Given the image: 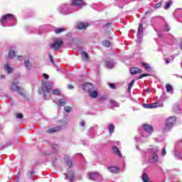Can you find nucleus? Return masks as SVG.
<instances>
[{
	"label": "nucleus",
	"instance_id": "cd10ccee",
	"mask_svg": "<svg viewBox=\"0 0 182 182\" xmlns=\"http://www.w3.org/2000/svg\"><path fill=\"white\" fill-rule=\"evenodd\" d=\"M105 65H106L107 68H113V63H112V61L106 60Z\"/></svg>",
	"mask_w": 182,
	"mask_h": 182
},
{
	"label": "nucleus",
	"instance_id": "aec40b11",
	"mask_svg": "<svg viewBox=\"0 0 182 182\" xmlns=\"http://www.w3.org/2000/svg\"><path fill=\"white\" fill-rule=\"evenodd\" d=\"M171 5H173V1L169 0L165 3V6H164V9H170V6H171Z\"/></svg>",
	"mask_w": 182,
	"mask_h": 182
},
{
	"label": "nucleus",
	"instance_id": "09e8293b",
	"mask_svg": "<svg viewBox=\"0 0 182 182\" xmlns=\"http://www.w3.org/2000/svg\"><path fill=\"white\" fill-rule=\"evenodd\" d=\"M80 126H82V127H85V122L81 121V122H80Z\"/></svg>",
	"mask_w": 182,
	"mask_h": 182
},
{
	"label": "nucleus",
	"instance_id": "c756f323",
	"mask_svg": "<svg viewBox=\"0 0 182 182\" xmlns=\"http://www.w3.org/2000/svg\"><path fill=\"white\" fill-rule=\"evenodd\" d=\"M102 45L104 46H106V48H109V46H110V41H104L102 42Z\"/></svg>",
	"mask_w": 182,
	"mask_h": 182
},
{
	"label": "nucleus",
	"instance_id": "4be33fe9",
	"mask_svg": "<svg viewBox=\"0 0 182 182\" xmlns=\"http://www.w3.org/2000/svg\"><path fill=\"white\" fill-rule=\"evenodd\" d=\"M159 161V155L154 154L151 158V163H157Z\"/></svg>",
	"mask_w": 182,
	"mask_h": 182
},
{
	"label": "nucleus",
	"instance_id": "393cba45",
	"mask_svg": "<svg viewBox=\"0 0 182 182\" xmlns=\"http://www.w3.org/2000/svg\"><path fill=\"white\" fill-rule=\"evenodd\" d=\"M139 31H138V35H141L143 33V23H140L139 26Z\"/></svg>",
	"mask_w": 182,
	"mask_h": 182
},
{
	"label": "nucleus",
	"instance_id": "ddd939ff",
	"mask_svg": "<svg viewBox=\"0 0 182 182\" xmlns=\"http://www.w3.org/2000/svg\"><path fill=\"white\" fill-rule=\"evenodd\" d=\"M71 5L82 8L83 6V0H72Z\"/></svg>",
	"mask_w": 182,
	"mask_h": 182
},
{
	"label": "nucleus",
	"instance_id": "f8f14e48",
	"mask_svg": "<svg viewBox=\"0 0 182 182\" xmlns=\"http://www.w3.org/2000/svg\"><path fill=\"white\" fill-rule=\"evenodd\" d=\"M141 69L139 68L138 67H132L130 69V73L131 75H138L140 73H142Z\"/></svg>",
	"mask_w": 182,
	"mask_h": 182
},
{
	"label": "nucleus",
	"instance_id": "603ef678",
	"mask_svg": "<svg viewBox=\"0 0 182 182\" xmlns=\"http://www.w3.org/2000/svg\"><path fill=\"white\" fill-rule=\"evenodd\" d=\"M1 79H5V76L1 75Z\"/></svg>",
	"mask_w": 182,
	"mask_h": 182
},
{
	"label": "nucleus",
	"instance_id": "7c9ffc66",
	"mask_svg": "<svg viewBox=\"0 0 182 182\" xmlns=\"http://www.w3.org/2000/svg\"><path fill=\"white\" fill-rule=\"evenodd\" d=\"M141 65H142V66H144V68L146 70H149L150 69V66L147 63H141Z\"/></svg>",
	"mask_w": 182,
	"mask_h": 182
},
{
	"label": "nucleus",
	"instance_id": "c9c22d12",
	"mask_svg": "<svg viewBox=\"0 0 182 182\" xmlns=\"http://www.w3.org/2000/svg\"><path fill=\"white\" fill-rule=\"evenodd\" d=\"M108 86H109L111 89H114V90L117 89V87H116V84L114 83H109Z\"/></svg>",
	"mask_w": 182,
	"mask_h": 182
},
{
	"label": "nucleus",
	"instance_id": "4468645a",
	"mask_svg": "<svg viewBox=\"0 0 182 182\" xmlns=\"http://www.w3.org/2000/svg\"><path fill=\"white\" fill-rule=\"evenodd\" d=\"M65 178L70 180V181H75V172L73 171H70L69 174L65 173Z\"/></svg>",
	"mask_w": 182,
	"mask_h": 182
},
{
	"label": "nucleus",
	"instance_id": "f03ea898",
	"mask_svg": "<svg viewBox=\"0 0 182 182\" xmlns=\"http://www.w3.org/2000/svg\"><path fill=\"white\" fill-rule=\"evenodd\" d=\"M19 82L18 81H12L11 85L10 86L11 92H16L20 96H25V93L23 92V87L18 85Z\"/></svg>",
	"mask_w": 182,
	"mask_h": 182
},
{
	"label": "nucleus",
	"instance_id": "e433bc0d",
	"mask_svg": "<svg viewBox=\"0 0 182 182\" xmlns=\"http://www.w3.org/2000/svg\"><path fill=\"white\" fill-rule=\"evenodd\" d=\"M53 95H55V96H59L60 95L59 90H53Z\"/></svg>",
	"mask_w": 182,
	"mask_h": 182
},
{
	"label": "nucleus",
	"instance_id": "58836bf2",
	"mask_svg": "<svg viewBox=\"0 0 182 182\" xmlns=\"http://www.w3.org/2000/svg\"><path fill=\"white\" fill-rule=\"evenodd\" d=\"M146 76H150V75L146 73L141 74L139 76V79H143V77H146Z\"/></svg>",
	"mask_w": 182,
	"mask_h": 182
},
{
	"label": "nucleus",
	"instance_id": "dca6fc26",
	"mask_svg": "<svg viewBox=\"0 0 182 182\" xmlns=\"http://www.w3.org/2000/svg\"><path fill=\"white\" fill-rule=\"evenodd\" d=\"M4 67L5 70H6V72L9 75H11V73H12L14 72V68H11L9 66V64H5Z\"/></svg>",
	"mask_w": 182,
	"mask_h": 182
},
{
	"label": "nucleus",
	"instance_id": "a211bd4d",
	"mask_svg": "<svg viewBox=\"0 0 182 182\" xmlns=\"http://www.w3.org/2000/svg\"><path fill=\"white\" fill-rule=\"evenodd\" d=\"M108 170L110 171V173H114L115 174L119 173V168L117 167L109 166Z\"/></svg>",
	"mask_w": 182,
	"mask_h": 182
},
{
	"label": "nucleus",
	"instance_id": "3c124183",
	"mask_svg": "<svg viewBox=\"0 0 182 182\" xmlns=\"http://www.w3.org/2000/svg\"><path fill=\"white\" fill-rule=\"evenodd\" d=\"M109 25H110V23H107L105 25V26H109Z\"/></svg>",
	"mask_w": 182,
	"mask_h": 182
},
{
	"label": "nucleus",
	"instance_id": "37998d69",
	"mask_svg": "<svg viewBox=\"0 0 182 182\" xmlns=\"http://www.w3.org/2000/svg\"><path fill=\"white\" fill-rule=\"evenodd\" d=\"M166 154H167V151H166V149H163L161 152V156H166Z\"/></svg>",
	"mask_w": 182,
	"mask_h": 182
},
{
	"label": "nucleus",
	"instance_id": "a18cd8bd",
	"mask_svg": "<svg viewBox=\"0 0 182 182\" xmlns=\"http://www.w3.org/2000/svg\"><path fill=\"white\" fill-rule=\"evenodd\" d=\"M151 12H153V9H150L149 10L146 11L145 12V15H148V14H151Z\"/></svg>",
	"mask_w": 182,
	"mask_h": 182
},
{
	"label": "nucleus",
	"instance_id": "f3484780",
	"mask_svg": "<svg viewBox=\"0 0 182 182\" xmlns=\"http://www.w3.org/2000/svg\"><path fill=\"white\" fill-rule=\"evenodd\" d=\"M89 95L90 96V97H92V99H96V97H97V96H99V93L97 92V90H92L91 92H89Z\"/></svg>",
	"mask_w": 182,
	"mask_h": 182
},
{
	"label": "nucleus",
	"instance_id": "bf43d9fd",
	"mask_svg": "<svg viewBox=\"0 0 182 182\" xmlns=\"http://www.w3.org/2000/svg\"><path fill=\"white\" fill-rule=\"evenodd\" d=\"M180 141V143H182V140H181V141Z\"/></svg>",
	"mask_w": 182,
	"mask_h": 182
},
{
	"label": "nucleus",
	"instance_id": "5701e85b",
	"mask_svg": "<svg viewBox=\"0 0 182 182\" xmlns=\"http://www.w3.org/2000/svg\"><path fill=\"white\" fill-rule=\"evenodd\" d=\"M81 56L85 59V60L87 62L89 60V54L86 53L85 51L81 52Z\"/></svg>",
	"mask_w": 182,
	"mask_h": 182
},
{
	"label": "nucleus",
	"instance_id": "c85d7f7f",
	"mask_svg": "<svg viewBox=\"0 0 182 182\" xmlns=\"http://www.w3.org/2000/svg\"><path fill=\"white\" fill-rule=\"evenodd\" d=\"M156 107H160V105L159 104V102L151 104V109H156Z\"/></svg>",
	"mask_w": 182,
	"mask_h": 182
},
{
	"label": "nucleus",
	"instance_id": "72a5a7b5",
	"mask_svg": "<svg viewBox=\"0 0 182 182\" xmlns=\"http://www.w3.org/2000/svg\"><path fill=\"white\" fill-rule=\"evenodd\" d=\"M163 2L162 1H159V3L156 4L154 6V8L155 9H158V8H160L162 5Z\"/></svg>",
	"mask_w": 182,
	"mask_h": 182
},
{
	"label": "nucleus",
	"instance_id": "0eeeda50",
	"mask_svg": "<svg viewBox=\"0 0 182 182\" xmlns=\"http://www.w3.org/2000/svg\"><path fill=\"white\" fill-rule=\"evenodd\" d=\"M100 173H99V172H91L89 173L90 180H93L94 181H96V180L100 178Z\"/></svg>",
	"mask_w": 182,
	"mask_h": 182
},
{
	"label": "nucleus",
	"instance_id": "4c0bfd02",
	"mask_svg": "<svg viewBox=\"0 0 182 182\" xmlns=\"http://www.w3.org/2000/svg\"><path fill=\"white\" fill-rule=\"evenodd\" d=\"M16 119H23V114L21 113H17L16 114Z\"/></svg>",
	"mask_w": 182,
	"mask_h": 182
},
{
	"label": "nucleus",
	"instance_id": "bb28decb",
	"mask_svg": "<svg viewBox=\"0 0 182 182\" xmlns=\"http://www.w3.org/2000/svg\"><path fill=\"white\" fill-rule=\"evenodd\" d=\"M109 134H112L113 132H114V125H113L112 124H109Z\"/></svg>",
	"mask_w": 182,
	"mask_h": 182
},
{
	"label": "nucleus",
	"instance_id": "79ce46f5",
	"mask_svg": "<svg viewBox=\"0 0 182 182\" xmlns=\"http://www.w3.org/2000/svg\"><path fill=\"white\" fill-rule=\"evenodd\" d=\"M144 107L146 109H151V104H144Z\"/></svg>",
	"mask_w": 182,
	"mask_h": 182
},
{
	"label": "nucleus",
	"instance_id": "7ed1b4c3",
	"mask_svg": "<svg viewBox=\"0 0 182 182\" xmlns=\"http://www.w3.org/2000/svg\"><path fill=\"white\" fill-rule=\"evenodd\" d=\"M176 122H177V118L175 116L168 117L165 123L164 132H168L176 124Z\"/></svg>",
	"mask_w": 182,
	"mask_h": 182
},
{
	"label": "nucleus",
	"instance_id": "ea45409f",
	"mask_svg": "<svg viewBox=\"0 0 182 182\" xmlns=\"http://www.w3.org/2000/svg\"><path fill=\"white\" fill-rule=\"evenodd\" d=\"M24 65L28 68H29V66H31V62H29V60H26L24 62Z\"/></svg>",
	"mask_w": 182,
	"mask_h": 182
},
{
	"label": "nucleus",
	"instance_id": "5fc2aeb1",
	"mask_svg": "<svg viewBox=\"0 0 182 182\" xmlns=\"http://www.w3.org/2000/svg\"><path fill=\"white\" fill-rule=\"evenodd\" d=\"M181 49L182 50V41L181 43Z\"/></svg>",
	"mask_w": 182,
	"mask_h": 182
},
{
	"label": "nucleus",
	"instance_id": "13d9d810",
	"mask_svg": "<svg viewBox=\"0 0 182 182\" xmlns=\"http://www.w3.org/2000/svg\"><path fill=\"white\" fill-rule=\"evenodd\" d=\"M21 58H22V56H18V59Z\"/></svg>",
	"mask_w": 182,
	"mask_h": 182
},
{
	"label": "nucleus",
	"instance_id": "a878e982",
	"mask_svg": "<svg viewBox=\"0 0 182 182\" xmlns=\"http://www.w3.org/2000/svg\"><path fill=\"white\" fill-rule=\"evenodd\" d=\"M59 106H65L66 105V100L61 99L58 100Z\"/></svg>",
	"mask_w": 182,
	"mask_h": 182
},
{
	"label": "nucleus",
	"instance_id": "6ab92c4d",
	"mask_svg": "<svg viewBox=\"0 0 182 182\" xmlns=\"http://www.w3.org/2000/svg\"><path fill=\"white\" fill-rule=\"evenodd\" d=\"M141 180L144 182H151V181L150 180V178H149V176L146 173L142 174Z\"/></svg>",
	"mask_w": 182,
	"mask_h": 182
},
{
	"label": "nucleus",
	"instance_id": "49530a36",
	"mask_svg": "<svg viewBox=\"0 0 182 182\" xmlns=\"http://www.w3.org/2000/svg\"><path fill=\"white\" fill-rule=\"evenodd\" d=\"M170 60H171L168 58L165 59V62H166V65H168V63H170Z\"/></svg>",
	"mask_w": 182,
	"mask_h": 182
},
{
	"label": "nucleus",
	"instance_id": "2eb2a0df",
	"mask_svg": "<svg viewBox=\"0 0 182 182\" xmlns=\"http://www.w3.org/2000/svg\"><path fill=\"white\" fill-rule=\"evenodd\" d=\"M112 150L116 156H118V157H123V155L122 154V152H120V149H119V147L114 146L112 147Z\"/></svg>",
	"mask_w": 182,
	"mask_h": 182
},
{
	"label": "nucleus",
	"instance_id": "f704fd0d",
	"mask_svg": "<svg viewBox=\"0 0 182 182\" xmlns=\"http://www.w3.org/2000/svg\"><path fill=\"white\" fill-rule=\"evenodd\" d=\"M64 110L67 113H70V110H72V107H70L69 106H65V107H64Z\"/></svg>",
	"mask_w": 182,
	"mask_h": 182
},
{
	"label": "nucleus",
	"instance_id": "de8ad7c7",
	"mask_svg": "<svg viewBox=\"0 0 182 182\" xmlns=\"http://www.w3.org/2000/svg\"><path fill=\"white\" fill-rule=\"evenodd\" d=\"M109 103H112V105H115L116 104V101L111 100H109Z\"/></svg>",
	"mask_w": 182,
	"mask_h": 182
},
{
	"label": "nucleus",
	"instance_id": "8fccbe9b",
	"mask_svg": "<svg viewBox=\"0 0 182 182\" xmlns=\"http://www.w3.org/2000/svg\"><path fill=\"white\" fill-rule=\"evenodd\" d=\"M68 89H73V85H69L68 86Z\"/></svg>",
	"mask_w": 182,
	"mask_h": 182
},
{
	"label": "nucleus",
	"instance_id": "423d86ee",
	"mask_svg": "<svg viewBox=\"0 0 182 182\" xmlns=\"http://www.w3.org/2000/svg\"><path fill=\"white\" fill-rule=\"evenodd\" d=\"M93 84L90 82H86L82 85V90H85V92H87V93L91 92L93 90Z\"/></svg>",
	"mask_w": 182,
	"mask_h": 182
},
{
	"label": "nucleus",
	"instance_id": "412c9836",
	"mask_svg": "<svg viewBox=\"0 0 182 182\" xmlns=\"http://www.w3.org/2000/svg\"><path fill=\"white\" fill-rule=\"evenodd\" d=\"M65 31H66L65 28H55V33H56V35H59V33H62V32H65Z\"/></svg>",
	"mask_w": 182,
	"mask_h": 182
},
{
	"label": "nucleus",
	"instance_id": "4d7b16f0",
	"mask_svg": "<svg viewBox=\"0 0 182 182\" xmlns=\"http://www.w3.org/2000/svg\"><path fill=\"white\" fill-rule=\"evenodd\" d=\"M31 174H33V171H31Z\"/></svg>",
	"mask_w": 182,
	"mask_h": 182
},
{
	"label": "nucleus",
	"instance_id": "864d4df0",
	"mask_svg": "<svg viewBox=\"0 0 182 182\" xmlns=\"http://www.w3.org/2000/svg\"><path fill=\"white\" fill-rule=\"evenodd\" d=\"M146 92H150V90L149 89H146Z\"/></svg>",
	"mask_w": 182,
	"mask_h": 182
},
{
	"label": "nucleus",
	"instance_id": "a19ab883",
	"mask_svg": "<svg viewBox=\"0 0 182 182\" xmlns=\"http://www.w3.org/2000/svg\"><path fill=\"white\" fill-rule=\"evenodd\" d=\"M49 59H50V62H51V63H53V65H55V61L53 60V57L49 54Z\"/></svg>",
	"mask_w": 182,
	"mask_h": 182
},
{
	"label": "nucleus",
	"instance_id": "20e7f679",
	"mask_svg": "<svg viewBox=\"0 0 182 182\" xmlns=\"http://www.w3.org/2000/svg\"><path fill=\"white\" fill-rule=\"evenodd\" d=\"M62 45H63V41L62 38H58L53 43L50 44V47L51 49H55V50H60Z\"/></svg>",
	"mask_w": 182,
	"mask_h": 182
},
{
	"label": "nucleus",
	"instance_id": "39448f33",
	"mask_svg": "<svg viewBox=\"0 0 182 182\" xmlns=\"http://www.w3.org/2000/svg\"><path fill=\"white\" fill-rule=\"evenodd\" d=\"M14 19V14H5L0 18V23L4 25L6 23V21H12Z\"/></svg>",
	"mask_w": 182,
	"mask_h": 182
},
{
	"label": "nucleus",
	"instance_id": "b1692460",
	"mask_svg": "<svg viewBox=\"0 0 182 182\" xmlns=\"http://www.w3.org/2000/svg\"><path fill=\"white\" fill-rule=\"evenodd\" d=\"M166 92H168V93H170V92H173V87L170 84H167L166 85Z\"/></svg>",
	"mask_w": 182,
	"mask_h": 182
},
{
	"label": "nucleus",
	"instance_id": "2f4dec72",
	"mask_svg": "<svg viewBox=\"0 0 182 182\" xmlns=\"http://www.w3.org/2000/svg\"><path fill=\"white\" fill-rule=\"evenodd\" d=\"M134 84V80H132L130 82H129V85H128V90H132V87H133V85Z\"/></svg>",
	"mask_w": 182,
	"mask_h": 182
},
{
	"label": "nucleus",
	"instance_id": "f257e3e1",
	"mask_svg": "<svg viewBox=\"0 0 182 182\" xmlns=\"http://www.w3.org/2000/svg\"><path fill=\"white\" fill-rule=\"evenodd\" d=\"M50 90H52V85L48 83H43L41 85V88H38L37 92L38 95H43L45 100H49L51 97Z\"/></svg>",
	"mask_w": 182,
	"mask_h": 182
},
{
	"label": "nucleus",
	"instance_id": "c03bdc74",
	"mask_svg": "<svg viewBox=\"0 0 182 182\" xmlns=\"http://www.w3.org/2000/svg\"><path fill=\"white\" fill-rule=\"evenodd\" d=\"M43 77H44V79H49V75L46 73L43 74Z\"/></svg>",
	"mask_w": 182,
	"mask_h": 182
},
{
	"label": "nucleus",
	"instance_id": "6e6d98bb",
	"mask_svg": "<svg viewBox=\"0 0 182 182\" xmlns=\"http://www.w3.org/2000/svg\"><path fill=\"white\" fill-rule=\"evenodd\" d=\"M171 58H172V60L174 59V56L173 55Z\"/></svg>",
	"mask_w": 182,
	"mask_h": 182
},
{
	"label": "nucleus",
	"instance_id": "6e6552de",
	"mask_svg": "<svg viewBox=\"0 0 182 182\" xmlns=\"http://www.w3.org/2000/svg\"><path fill=\"white\" fill-rule=\"evenodd\" d=\"M64 160L68 166V167H69L70 168H72V166H73V161L72 160V158H70V156L65 155L64 156Z\"/></svg>",
	"mask_w": 182,
	"mask_h": 182
},
{
	"label": "nucleus",
	"instance_id": "473e14b6",
	"mask_svg": "<svg viewBox=\"0 0 182 182\" xmlns=\"http://www.w3.org/2000/svg\"><path fill=\"white\" fill-rule=\"evenodd\" d=\"M9 58L12 59V58H15V51L14 50H10L9 53Z\"/></svg>",
	"mask_w": 182,
	"mask_h": 182
},
{
	"label": "nucleus",
	"instance_id": "9d476101",
	"mask_svg": "<svg viewBox=\"0 0 182 182\" xmlns=\"http://www.w3.org/2000/svg\"><path fill=\"white\" fill-rule=\"evenodd\" d=\"M62 130L61 126H58L56 127L50 128L46 131L48 134H52V133H55V132H60Z\"/></svg>",
	"mask_w": 182,
	"mask_h": 182
},
{
	"label": "nucleus",
	"instance_id": "1a4fd4ad",
	"mask_svg": "<svg viewBox=\"0 0 182 182\" xmlns=\"http://www.w3.org/2000/svg\"><path fill=\"white\" fill-rule=\"evenodd\" d=\"M88 26L89 23L80 22L77 24V29H79V31H85Z\"/></svg>",
	"mask_w": 182,
	"mask_h": 182
},
{
	"label": "nucleus",
	"instance_id": "9b49d317",
	"mask_svg": "<svg viewBox=\"0 0 182 182\" xmlns=\"http://www.w3.org/2000/svg\"><path fill=\"white\" fill-rule=\"evenodd\" d=\"M143 127H144V132H146V133H149L150 134L151 133H153V130H154L153 126L148 124H144Z\"/></svg>",
	"mask_w": 182,
	"mask_h": 182
}]
</instances>
